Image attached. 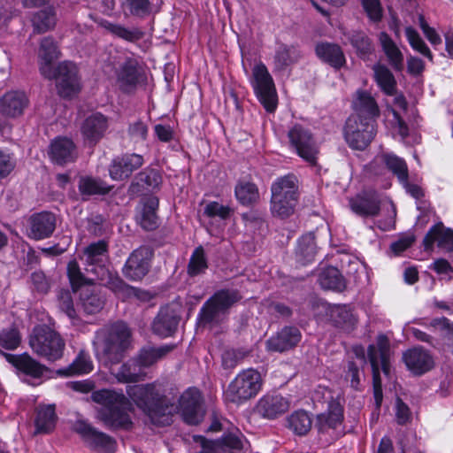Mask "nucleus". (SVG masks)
<instances>
[{
    "instance_id": "nucleus-1",
    "label": "nucleus",
    "mask_w": 453,
    "mask_h": 453,
    "mask_svg": "<svg viewBox=\"0 0 453 453\" xmlns=\"http://www.w3.org/2000/svg\"><path fill=\"white\" fill-rule=\"evenodd\" d=\"M127 393L132 402L157 426L171 424L172 416L177 409L189 425L198 424L203 416L200 392L196 388H188L180 395L178 407L165 396L157 383L128 386Z\"/></svg>"
},
{
    "instance_id": "nucleus-2",
    "label": "nucleus",
    "mask_w": 453,
    "mask_h": 453,
    "mask_svg": "<svg viewBox=\"0 0 453 453\" xmlns=\"http://www.w3.org/2000/svg\"><path fill=\"white\" fill-rule=\"evenodd\" d=\"M91 399L101 405L97 417L107 426L124 430L132 428L134 407L122 392L101 389L93 392Z\"/></svg>"
},
{
    "instance_id": "nucleus-3",
    "label": "nucleus",
    "mask_w": 453,
    "mask_h": 453,
    "mask_svg": "<svg viewBox=\"0 0 453 453\" xmlns=\"http://www.w3.org/2000/svg\"><path fill=\"white\" fill-rule=\"evenodd\" d=\"M93 344L98 358L118 364L131 347L132 333L125 322L118 321L96 331Z\"/></svg>"
},
{
    "instance_id": "nucleus-4",
    "label": "nucleus",
    "mask_w": 453,
    "mask_h": 453,
    "mask_svg": "<svg viewBox=\"0 0 453 453\" xmlns=\"http://www.w3.org/2000/svg\"><path fill=\"white\" fill-rule=\"evenodd\" d=\"M262 388V378L255 369L239 372L224 392L227 402L240 404L256 396Z\"/></svg>"
},
{
    "instance_id": "nucleus-5",
    "label": "nucleus",
    "mask_w": 453,
    "mask_h": 453,
    "mask_svg": "<svg viewBox=\"0 0 453 453\" xmlns=\"http://www.w3.org/2000/svg\"><path fill=\"white\" fill-rule=\"evenodd\" d=\"M240 299L241 296L235 291H218L203 304L200 311L201 322L210 326L223 322L228 314L229 307Z\"/></svg>"
},
{
    "instance_id": "nucleus-6",
    "label": "nucleus",
    "mask_w": 453,
    "mask_h": 453,
    "mask_svg": "<svg viewBox=\"0 0 453 453\" xmlns=\"http://www.w3.org/2000/svg\"><path fill=\"white\" fill-rule=\"evenodd\" d=\"M29 343L37 355L52 361L59 359L65 349V342L60 335L48 327L35 329Z\"/></svg>"
},
{
    "instance_id": "nucleus-7",
    "label": "nucleus",
    "mask_w": 453,
    "mask_h": 453,
    "mask_svg": "<svg viewBox=\"0 0 453 453\" xmlns=\"http://www.w3.org/2000/svg\"><path fill=\"white\" fill-rule=\"evenodd\" d=\"M254 91L268 112H273L278 104V97L273 80L264 64L256 65L253 68Z\"/></svg>"
},
{
    "instance_id": "nucleus-8",
    "label": "nucleus",
    "mask_w": 453,
    "mask_h": 453,
    "mask_svg": "<svg viewBox=\"0 0 453 453\" xmlns=\"http://www.w3.org/2000/svg\"><path fill=\"white\" fill-rule=\"evenodd\" d=\"M375 124L368 122L358 116H349L344 127V137L349 146L354 150H363L375 136Z\"/></svg>"
},
{
    "instance_id": "nucleus-9",
    "label": "nucleus",
    "mask_w": 453,
    "mask_h": 453,
    "mask_svg": "<svg viewBox=\"0 0 453 453\" xmlns=\"http://www.w3.org/2000/svg\"><path fill=\"white\" fill-rule=\"evenodd\" d=\"M289 143L299 157L315 165L319 154V147L312 134L300 124H296L288 133Z\"/></svg>"
},
{
    "instance_id": "nucleus-10",
    "label": "nucleus",
    "mask_w": 453,
    "mask_h": 453,
    "mask_svg": "<svg viewBox=\"0 0 453 453\" xmlns=\"http://www.w3.org/2000/svg\"><path fill=\"white\" fill-rule=\"evenodd\" d=\"M390 344L387 336L380 334L377 338L376 345L368 348V358L372 370L373 388H382L380 370L389 373Z\"/></svg>"
},
{
    "instance_id": "nucleus-11",
    "label": "nucleus",
    "mask_w": 453,
    "mask_h": 453,
    "mask_svg": "<svg viewBox=\"0 0 453 453\" xmlns=\"http://www.w3.org/2000/svg\"><path fill=\"white\" fill-rule=\"evenodd\" d=\"M66 273L69 283H96V281L116 283L118 280V277L113 276L104 265H93L91 268H86L85 272H81L76 259L68 262Z\"/></svg>"
},
{
    "instance_id": "nucleus-12",
    "label": "nucleus",
    "mask_w": 453,
    "mask_h": 453,
    "mask_svg": "<svg viewBox=\"0 0 453 453\" xmlns=\"http://www.w3.org/2000/svg\"><path fill=\"white\" fill-rule=\"evenodd\" d=\"M58 95L63 98H72L81 91L77 66L72 62H62L54 69V76Z\"/></svg>"
},
{
    "instance_id": "nucleus-13",
    "label": "nucleus",
    "mask_w": 453,
    "mask_h": 453,
    "mask_svg": "<svg viewBox=\"0 0 453 453\" xmlns=\"http://www.w3.org/2000/svg\"><path fill=\"white\" fill-rule=\"evenodd\" d=\"M323 397L327 402V411L318 415L316 426L320 433H327L341 426L343 410L338 394L334 395L329 389L323 388Z\"/></svg>"
},
{
    "instance_id": "nucleus-14",
    "label": "nucleus",
    "mask_w": 453,
    "mask_h": 453,
    "mask_svg": "<svg viewBox=\"0 0 453 453\" xmlns=\"http://www.w3.org/2000/svg\"><path fill=\"white\" fill-rule=\"evenodd\" d=\"M153 252L147 246L134 250L123 267L124 275L130 280L139 281L148 273Z\"/></svg>"
},
{
    "instance_id": "nucleus-15",
    "label": "nucleus",
    "mask_w": 453,
    "mask_h": 453,
    "mask_svg": "<svg viewBox=\"0 0 453 453\" xmlns=\"http://www.w3.org/2000/svg\"><path fill=\"white\" fill-rule=\"evenodd\" d=\"M109 119L101 112H93L81 124L80 131L85 144L95 146L105 135Z\"/></svg>"
},
{
    "instance_id": "nucleus-16",
    "label": "nucleus",
    "mask_w": 453,
    "mask_h": 453,
    "mask_svg": "<svg viewBox=\"0 0 453 453\" xmlns=\"http://www.w3.org/2000/svg\"><path fill=\"white\" fill-rule=\"evenodd\" d=\"M57 226L56 215L50 211L34 213L28 219L27 236L40 241L50 237Z\"/></svg>"
},
{
    "instance_id": "nucleus-17",
    "label": "nucleus",
    "mask_w": 453,
    "mask_h": 453,
    "mask_svg": "<svg viewBox=\"0 0 453 453\" xmlns=\"http://www.w3.org/2000/svg\"><path fill=\"white\" fill-rule=\"evenodd\" d=\"M75 294L77 306L87 314H94L101 311L104 298L96 285H72Z\"/></svg>"
},
{
    "instance_id": "nucleus-18",
    "label": "nucleus",
    "mask_w": 453,
    "mask_h": 453,
    "mask_svg": "<svg viewBox=\"0 0 453 453\" xmlns=\"http://www.w3.org/2000/svg\"><path fill=\"white\" fill-rule=\"evenodd\" d=\"M143 157L136 153H127L112 159L109 165V174L113 180H124L142 167Z\"/></svg>"
},
{
    "instance_id": "nucleus-19",
    "label": "nucleus",
    "mask_w": 453,
    "mask_h": 453,
    "mask_svg": "<svg viewBox=\"0 0 453 453\" xmlns=\"http://www.w3.org/2000/svg\"><path fill=\"white\" fill-rule=\"evenodd\" d=\"M162 184V176L158 170L146 167L138 173L130 183L127 194L130 196H138L144 192L159 188Z\"/></svg>"
},
{
    "instance_id": "nucleus-20",
    "label": "nucleus",
    "mask_w": 453,
    "mask_h": 453,
    "mask_svg": "<svg viewBox=\"0 0 453 453\" xmlns=\"http://www.w3.org/2000/svg\"><path fill=\"white\" fill-rule=\"evenodd\" d=\"M48 153L51 161L59 165L73 163L78 157L75 143L65 136H58L52 140Z\"/></svg>"
},
{
    "instance_id": "nucleus-21",
    "label": "nucleus",
    "mask_w": 453,
    "mask_h": 453,
    "mask_svg": "<svg viewBox=\"0 0 453 453\" xmlns=\"http://www.w3.org/2000/svg\"><path fill=\"white\" fill-rule=\"evenodd\" d=\"M179 314L180 308L177 304L163 307L153 322V332L161 337L172 335L179 324Z\"/></svg>"
},
{
    "instance_id": "nucleus-22",
    "label": "nucleus",
    "mask_w": 453,
    "mask_h": 453,
    "mask_svg": "<svg viewBox=\"0 0 453 453\" xmlns=\"http://www.w3.org/2000/svg\"><path fill=\"white\" fill-rule=\"evenodd\" d=\"M289 408V398L280 394L265 395L259 399L257 404L258 413L271 419L283 415Z\"/></svg>"
},
{
    "instance_id": "nucleus-23",
    "label": "nucleus",
    "mask_w": 453,
    "mask_h": 453,
    "mask_svg": "<svg viewBox=\"0 0 453 453\" xmlns=\"http://www.w3.org/2000/svg\"><path fill=\"white\" fill-rule=\"evenodd\" d=\"M117 78L118 81L125 89L127 88H135L137 84L146 80L142 66L137 59L133 58H127L119 65Z\"/></svg>"
},
{
    "instance_id": "nucleus-24",
    "label": "nucleus",
    "mask_w": 453,
    "mask_h": 453,
    "mask_svg": "<svg viewBox=\"0 0 453 453\" xmlns=\"http://www.w3.org/2000/svg\"><path fill=\"white\" fill-rule=\"evenodd\" d=\"M351 210L362 217H376L380 211V197L376 191H366L349 200Z\"/></svg>"
},
{
    "instance_id": "nucleus-25",
    "label": "nucleus",
    "mask_w": 453,
    "mask_h": 453,
    "mask_svg": "<svg viewBox=\"0 0 453 453\" xmlns=\"http://www.w3.org/2000/svg\"><path fill=\"white\" fill-rule=\"evenodd\" d=\"M29 100L21 91H8L0 97V112L8 118H17L23 114Z\"/></svg>"
},
{
    "instance_id": "nucleus-26",
    "label": "nucleus",
    "mask_w": 453,
    "mask_h": 453,
    "mask_svg": "<svg viewBox=\"0 0 453 453\" xmlns=\"http://www.w3.org/2000/svg\"><path fill=\"white\" fill-rule=\"evenodd\" d=\"M60 51L52 37L47 36L42 39L40 42L38 58L40 61V72L47 79L54 76V68L52 62L58 58Z\"/></svg>"
},
{
    "instance_id": "nucleus-27",
    "label": "nucleus",
    "mask_w": 453,
    "mask_h": 453,
    "mask_svg": "<svg viewBox=\"0 0 453 453\" xmlns=\"http://www.w3.org/2000/svg\"><path fill=\"white\" fill-rule=\"evenodd\" d=\"M158 199L149 196L141 202L137 208L136 221L145 231H153L158 227Z\"/></svg>"
},
{
    "instance_id": "nucleus-28",
    "label": "nucleus",
    "mask_w": 453,
    "mask_h": 453,
    "mask_svg": "<svg viewBox=\"0 0 453 453\" xmlns=\"http://www.w3.org/2000/svg\"><path fill=\"white\" fill-rule=\"evenodd\" d=\"M403 362L414 374L421 375L434 366L432 356L422 348H413L403 353Z\"/></svg>"
},
{
    "instance_id": "nucleus-29",
    "label": "nucleus",
    "mask_w": 453,
    "mask_h": 453,
    "mask_svg": "<svg viewBox=\"0 0 453 453\" xmlns=\"http://www.w3.org/2000/svg\"><path fill=\"white\" fill-rule=\"evenodd\" d=\"M302 335L298 328L293 326L284 327L276 335L272 336L266 342V348L269 351H287L301 341Z\"/></svg>"
},
{
    "instance_id": "nucleus-30",
    "label": "nucleus",
    "mask_w": 453,
    "mask_h": 453,
    "mask_svg": "<svg viewBox=\"0 0 453 453\" xmlns=\"http://www.w3.org/2000/svg\"><path fill=\"white\" fill-rule=\"evenodd\" d=\"M4 356L10 364L14 365L23 374L33 380L42 379L47 372V368L44 365H41L27 354L19 356L4 354Z\"/></svg>"
},
{
    "instance_id": "nucleus-31",
    "label": "nucleus",
    "mask_w": 453,
    "mask_h": 453,
    "mask_svg": "<svg viewBox=\"0 0 453 453\" xmlns=\"http://www.w3.org/2000/svg\"><path fill=\"white\" fill-rule=\"evenodd\" d=\"M434 242H437L439 248L448 251L453 250V230L445 228L441 222L435 224L424 237L423 244L425 250L433 249Z\"/></svg>"
},
{
    "instance_id": "nucleus-32",
    "label": "nucleus",
    "mask_w": 453,
    "mask_h": 453,
    "mask_svg": "<svg viewBox=\"0 0 453 453\" xmlns=\"http://www.w3.org/2000/svg\"><path fill=\"white\" fill-rule=\"evenodd\" d=\"M354 113L350 116H358L359 119L375 124V118L380 115L379 106L375 99L367 92L357 93L353 102Z\"/></svg>"
},
{
    "instance_id": "nucleus-33",
    "label": "nucleus",
    "mask_w": 453,
    "mask_h": 453,
    "mask_svg": "<svg viewBox=\"0 0 453 453\" xmlns=\"http://www.w3.org/2000/svg\"><path fill=\"white\" fill-rule=\"evenodd\" d=\"M301 51L294 45L280 43L273 57V72L281 73L301 58Z\"/></svg>"
},
{
    "instance_id": "nucleus-34",
    "label": "nucleus",
    "mask_w": 453,
    "mask_h": 453,
    "mask_svg": "<svg viewBox=\"0 0 453 453\" xmlns=\"http://www.w3.org/2000/svg\"><path fill=\"white\" fill-rule=\"evenodd\" d=\"M315 51L320 59L335 69H340L346 63L342 50L335 43H318Z\"/></svg>"
},
{
    "instance_id": "nucleus-35",
    "label": "nucleus",
    "mask_w": 453,
    "mask_h": 453,
    "mask_svg": "<svg viewBox=\"0 0 453 453\" xmlns=\"http://www.w3.org/2000/svg\"><path fill=\"white\" fill-rule=\"evenodd\" d=\"M57 415L55 406L52 404L39 405L35 409L34 424L35 426V434H49L56 425Z\"/></svg>"
},
{
    "instance_id": "nucleus-36",
    "label": "nucleus",
    "mask_w": 453,
    "mask_h": 453,
    "mask_svg": "<svg viewBox=\"0 0 453 453\" xmlns=\"http://www.w3.org/2000/svg\"><path fill=\"white\" fill-rule=\"evenodd\" d=\"M77 430L88 442H90L96 448L107 452L114 451L115 441L107 434L98 432L86 424H81Z\"/></svg>"
},
{
    "instance_id": "nucleus-37",
    "label": "nucleus",
    "mask_w": 453,
    "mask_h": 453,
    "mask_svg": "<svg viewBox=\"0 0 453 453\" xmlns=\"http://www.w3.org/2000/svg\"><path fill=\"white\" fill-rule=\"evenodd\" d=\"M298 180L294 174H288L278 178L272 185V196H277L297 201L298 199Z\"/></svg>"
},
{
    "instance_id": "nucleus-38",
    "label": "nucleus",
    "mask_w": 453,
    "mask_h": 453,
    "mask_svg": "<svg viewBox=\"0 0 453 453\" xmlns=\"http://www.w3.org/2000/svg\"><path fill=\"white\" fill-rule=\"evenodd\" d=\"M317 254V245L315 242V236L310 233L303 235L297 243L296 249V260L301 265H306L314 260Z\"/></svg>"
},
{
    "instance_id": "nucleus-39",
    "label": "nucleus",
    "mask_w": 453,
    "mask_h": 453,
    "mask_svg": "<svg viewBox=\"0 0 453 453\" xmlns=\"http://www.w3.org/2000/svg\"><path fill=\"white\" fill-rule=\"evenodd\" d=\"M328 322L339 328L350 329L356 325L357 319L349 306L334 304Z\"/></svg>"
},
{
    "instance_id": "nucleus-40",
    "label": "nucleus",
    "mask_w": 453,
    "mask_h": 453,
    "mask_svg": "<svg viewBox=\"0 0 453 453\" xmlns=\"http://www.w3.org/2000/svg\"><path fill=\"white\" fill-rule=\"evenodd\" d=\"M380 41L389 64L395 71L403 68V55L387 33H380Z\"/></svg>"
},
{
    "instance_id": "nucleus-41",
    "label": "nucleus",
    "mask_w": 453,
    "mask_h": 453,
    "mask_svg": "<svg viewBox=\"0 0 453 453\" xmlns=\"http://www.w3.org/2000/svg\"><path fill=\"white\" fill-rule=\"evenodd\" d=\"M78 188L82 196H95L106 195L111 190L112 187L100 179L84 176L80 178Z\"/></svg>"
},
{
    "instance_id": "nucleus-42",
    "label": "nucleus",
    "mask_w": 453,
    "mask_h": 453,
    "mask_svg": "<svg viewBox=\"0 0 453 453\" xmlns=\"http://www.w3.org/2000/svg\"><path fill=\"white\" fill-rule=\"evenodd\" d=\"M372 70L375 81L381 90L388 96L395 95L396 91V81L390 70L383 65H375Z\"/></svg>"
},
{
    "instance_id": "nucleus-43",
    "label": "nucleus",
    "mask_w": 453,
    "mask_h": 453,
    "mask_svg": "<svg viewBox=\"0 0 453 453\" xmlns=\"http://www.w3.org/2000/svg\"><path fill=\"white\" fill-rule=\"evenodd\" d=\"M100 26L115 36L130 42L141 40L144 35L139 28L128 29L119 24H113L108 20H102Z\"/></svg>"
},
{
    "instance_id": "nucleus-44",
    "label": "nucleus",
    "mask_w": 453,
    "mask_h": 453,
    "mask_svg": "<svg viewBox=\"0 0 453 453\" xmlns=\"http://www.w3.org/2000/svg\"><path fill=\"white\" fill-rule=\"evenodd\" d=\"M108 252V243L104 240H99L90 243L83 250V257L89 268L93 265H100L101 257Z\"/></svg>"
},
{
    "instance_id": "nucleus-45",
    "label": "nucleus",
    "mask_w": 453,
    "mask_h": 453,
    "mask_svg": "<svg viewBox=\"0 0 453 453\" xmlns=\"http://www.w3.org/2000/svg\"><path fill=\"white\" fill-rule=\"evenodd\" d=\"M93 362L88 352L81 350L73 363L65 371L60 372L65 375H81L89 373L93 370Z\"/></svg>"
},
{
    "instance_id": "nucleus-46",
    "label": "nucleus",
    "mask_w": 453,
    "mask_h": 453,
    "mask_svg": "<svg viewBox=\"0 0 453 453\" xmlns=\"http://www.w3.org/2000/svg\"><path fill=\"white\" fill-rule=\"evenodd\" d=\"M111 290L122 300L134 296L140 301L145 302L154 296V293L131 285H112Z\"/></svg>"
},
{
    "instance_id": "nucleus-47",
    "label": "nucleus",
    "mask_w": 453,
    "mask_h": 453,
    "mask_svg": "<svg viewBox=\"0 0 453 453\" xmlns=\"http://www.w3.org/2000/svg\"><path fill=\"white\" fill-rule=\"evenodd\" d=\"M381 161L389 171L397 176L400 182L409 179L407 165L401 157L394 154L386 153L381 156Z\"/></svg>"
},
{
    "instance_id": "nucleus-48",
    "label": "nucleus",
    "mask_w": 453,
    "mask_h": 453,
    "mask_svg": "<svg viewBox=\"0 0 453 453\" xmlns=\"http://www.w3.org/2000/svg\"><path fill=\"white\" fill-rule=\"evenodd\" d=\"M111 371L117 380L121 382L137 381L142 375L141 367L136 360H132L122 365L118 371H115L113 368H111Z\"/></svg>"
},
{
    "instance_id": "nucleus-49",
    "label": "nucleus",
    "mask_w": 453,
    "mask_h": 453,
    "mask_svg": "<svg viewBox=\"0 0 453 453\" xmlns=\"http://www.w3.org/2000/svg\"><path fill=\"white\" fill-rule=\"evenodd\" d=\"M55 22V13L51 8L41 10L32 17L34 30L38 34L44 33L52 28Z\"/></svg>"
},
{
    "instance_id": "nucleus-50",
    "label": "nucleus",
    "mask_w": 453,
    "mask_h": 453,
    "mask_svg": "<svg viewBox=\"0 0 453 453\" xmlns=\"http://www.w3.org/2000/svg\"><path fill=\"white\" fill-rule=\"evenodd\" d=\"M288 427L298 435L306 434L311 427V419L308 413L303 411H297L292 413L288 418Z\"/></svg>"
},
{
    "instance_id": "nucleus-51",
    "label": "nucleus",
    "mask_w": 453,
    "mask_h": 453,
    "mask_svg": "<svg viewBox=\"0 0 453 453\" xmlns=\"http://www.w3.org/2000/svg\"><path fill=\"white\" fill-rule=\"evenodd\" d=\"M237 200L242 205H250L259 198L257 186L251 182H239L234 189Z\"/></svg>"
},
{
    "instance_id": "nucleus-52",
    "label": "nucleus",
    "mask_w": 453,
    "mask_h": 453,
    "mask_svg": "<svg viewBox=\"0 0 453 453\" xmlns=\"http://www.w3.org/2000/svg\"><path fill=\"white\" fill-rule=\"evenodd\" d=\"M297 201H291L288 198L280 196H272L271 210L272 213L281 219L288 218L294 213Z\"/></svg>"
},
{
    "instance_id": "nucleus-53",
    "label": "nucleus",
    "mask_w": 453,
    "mask_h": 453,
    "mask_svg": "<svg viewBox=\"0 0 453 453\" xmlns=\"http://www.w3.org/2000/svg\"><path fill=\"white\" fill-rule=\"evenodd\" d=\"M170 350L171 348L166 345L160 348H144L141 350L136 362L141 368L150 366Z\"/></svg>"
},
{
    "instance_id": "nucleus-54",
    "label": "nucleus",
    "mask_w": 453,
    "mask_h": 453,
    "mask_svg": "<svg viewBox=\"0 0 453 453\" xmlns=\"http://www.w3.org/2000/svg\"><path fill=\"white\" fill-rule=\"evenodd\" d=\"M350 44L356 49L357 53L365 58L372 52L371 39L362 31H353L348 35Z\"/></svg>"
},
{
    "instance_id": "nucleus-55",
    "label": "nucleus",
    "mask_w": 453,
    "mask_h": 453,
    "mask_svg": "<svg viewBox=\"0 0 453 453\" xmlns=\"http://www.w3.org/2000/svg\"><path fill=\"white\" fill-rule=\"evenodd\" d=\"M72 285H68L66 288H62L58 294V302L59 309L64 311L67 317L73 321L76 317V311L73 307V296Z\"/></svg>"
},
{
    "instance_id": "nucleus-56",
    "label": "nucleus",
    "mask_w": 453,
    "mask_h": 453,
    "mask_svg": "<svg viewBox=\"0 0 453 453\" xmlns=\"http://www.w3.org/2000/svg\"><path fill=\"white\" fill-rule=\"evenodd\" d=\"M244 445V437L235 429L222 436L219 446L226 448L230 453H242Z\"/></svg>"
},
{
    "instance_id": "nucleus-57",
    "label": "nucleus",
    "mask_w": 453,
    "mask_h": 453,
    "mask_svg": "<svg viewBox=\"0 0 453 453\" xmlns=\"http://www.w3.org/2000/svg\"><path fill=\"white\" fill-rule=\"evenodd\" d=\"M405 35L410 45L414 50L419 52L421 55L427 58L430 61H433L432 52L423 39L420 37L418 33L413 27H406Z\"/></svg>"
},
{
    "instance_id": "nucleus-58",
    "label": "nucleus",
    "mask_w": 453,
    "mask_h": 453,
    "mask_svg": "<svg viewBox=\"0 0 453 453\" xmlns=\"http://www.w3.org/2000/svg\"><path fill=\"white\" fill-rule=\"evenodd\" d=\"M309 305L311 307V314L318 321L328 322L331 309H333L334 304H330L321 299L312 298L309 302Z\"/></svg>"
},
{
    "instance_id": "nucleus-59",
    "label": "nucleus",
    "mask_w": 453,
    "mask_h": 453,
    "mask_svg": "<svg viewBox=\"0 0 453 453\" xmlns=\"http://www.w3.org/2000/svg\"><path fill=\"white\" fill-rule=\"evenodd\" d=\"M233 209L230 206L220 204L218 202L208 203L203 210V214L208 218H219L226 220L230 218L233 213Z\"/></svg>"
},
{
    "instance_id": "nucleus-60",
    "label": "nucleus",
    "mask_w": 453,
    "mask_h": 453,
    "mask_svg": "<svg viewBox=\"0 0 453 453\" xmlns=\"http://www.w3.org/2000/svg\"><path fill=\"white\" fill-rule=\"evenodd\" d=\"M207 268V262L204 256V250L202 247L195 250L188 263V273L197 275Z\"/></svg>"
},
{
    "instance_id": "nucleus-61",
    "label": "nucleus",
    "mask_w": 453,
    "mask_h": 453,
    "mask_svg": "<svg viewBox=\"0 0 453 453\" xmlns=\"http://www.w3.org/2000/svg\"><path fill=\"white\" fill-rule=\"evenodd\" d=\"M364 12L370 20L379 22L383 17V8L380 0H359Z\"/></svg>"
},
{
    "instance_id": "nucleus-62",
    "label": "nucleus",
    "mask_w": 453,
    "mask_h": 453,
    "mask_svg": "<svg viewBox=\"0 0 453 453\" xmlns=\"http://www.w3.org/2000/svg\"><path fill=\"white\" fill-rule=\"evenodd\" d=\"M123 4L133 16L144 17L150 12V3L149 0H124Z\"/></svg>"
},
{
    "instance_id": "nucleus-63",
    "label": "nucleus",
    "mask_w": 453,
    "mask_h": 453,
    "mask_svg": "<svg viewBox=\"0 0 453 453\" xmlns=\"http://www.w3.org/2000/svg\"><path fill=\"white\" fill-rule=\"evenodd\" d=\"M342 275L339 269L334 266H326L318 271L319 283H341Z\"/></svg>"
},
{
    "instance_id": "nucleus-64",
    "label": "nucleus",
    "mask_w": 453,
    "mask_h": 453,
    "mask_svg": "<svg viewBox=\"0 0 453 453\" xmlns=\"http://www.w3.org/2000/svg\"><path fill=\"white\" fill-rule=\"evenodd\" d=\"M127 134L134 142H143L148 135V127L142 120H137L128 126Z\"/></svg>"
}]
</instances>
